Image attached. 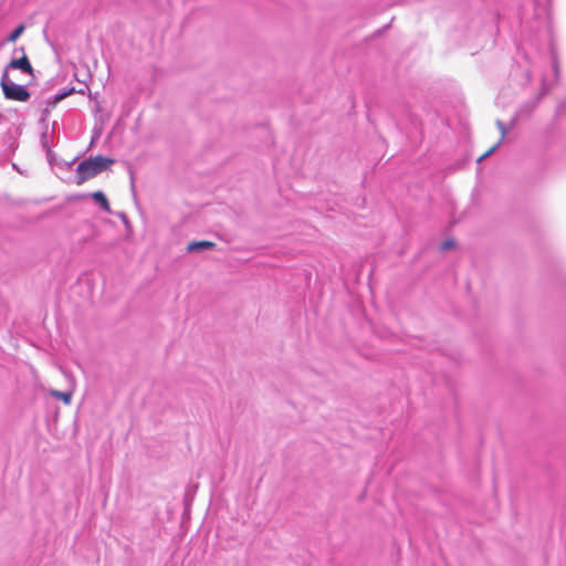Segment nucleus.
<instances>
[{
  "label": "nucleus",
  "mask_w": 566,
  "mask_h": 566,
  "mask_svg": "<svg viewBox=\"0 0 566 566\" xmlns=\"http://www.w3.org/2000/svg\"><path fill=\"white\" fill-rule=\"evenodd\" d=\"M72 93V91H69V92H64L62 94H57L54 96V99L53 102L51 103L52 105H56L59 102H61L62 99H64L66 96H69L70 94Z\"/></svg>",
  "instance_id": "9"
},
{
  "label": "nucleus",
  "mask_w": 566,
  "mask_h": 566,
  "mask_svg": "<svg viewBox=\"0 0 566 566\" xmlns=\"http://www.w3.org/2000/svg\"><path fill=\"white\" fill-rule=\"evenodd\" d=\"M113 164L114 159L101 155L83 160L76 168V185L81 186L87 180L93 179Z\"/></svg>",
  "instance_id": "1"
},
{
  "label": "nucleus",
  "mask_w": 566,
  "mask_h": 566,
  "mask_svg": "<svg viewBox=\"0 0 566 566\" xmlns=\"http://www.w3.org/2000/svg\"><path fill=\"white\" fill-rule=\"evenodd\" d=\"M216 244L211 241H193L188 244V251H201L203 249H211Z\"/></svg>",
  "instance_id": "6"
},
{
  "label": "nucleus",
  "mask_w": 566,
  "mask_h": 566,
  "mask_svg": "<svg viewBox=\"0 0 566 566\" xmlns=\"http://www.w3.org/2000/svg\"><path fill=\"white\" fill-rule=\"evenodd\" d=\"M496 126H497V128L500 130V138L489 150H486L484 154H482L478 158L479 163L482 161L483 159L488 158L502 144V142L504 140V138L506 136L507 129H506L505 125L501 120L496 122Z\"/></svg>",
  "instance_id": "3"
},
{
  "label": "nucleus",
  "mask_w": 566,
  "mask_h": 566,
  "mask_svg": "<svg viewBox=\"0 0 566 566\" xmlns=\"http://www.w3.org/2000/svg\"><path fill=\"white\" fill-rule=\"evenodd\" d=\"M454 247H455V242L453 240H446L441 244V250L447 251V250L453 249Z\"/></svg>",
  "instance_id": "10"
},
{
  "label": "nucleus",
  "mask_w": 566,
  "mask_h": 566,
  "mask_svg": "<svg viewBox=\"0 0 566 566\" xmlns=\"http://www.w3.org/2000/svg\"><path fill=\"white\" fill-rule=\"evenodd\" d=\"M53 397L62 400L65 405H69L72 399V395L70 392H63L59 390H51L50 392Z\"/></svg>",
  "instance_id": "7"
},
{
  "label": "nucleus",
  "mask_w": 566,
  "mask_h": 566,
  "mask_svg": "<svg viewBox=\"0 0 566 566\" xmlns=\"http://www.w3.org/2000/svg\"><path fill=\"white\" fill-rule=\"evenodd\" d=\"M8 67L21 70L25 73L32 74L33 67L27 55L21 56L20 59H13L10 61Z\"/></svg>",
  "instance_id": "4"
},
{
  "label": "nucleus",
  "mask_w": 566,
  "mask_h": 566,
  "mask_svg": "<svg viewBox=\"0 0 566 566\" xmlns=\"http://www.w3.org/2000/svg\"><path fill=\"white\" fill-rule=\"evenodd\" d=\"M92 198L101 205L104 211L111 212V205L106 198V196L102 191H95L92 193Z\"/></svg>",
  "instance_id": "5"
},
{
  "label": "nucleus",
  "mask_w": 566,
  "mask_h": 566,
  "mask_svg": "<svg viewBox=\"0 0 566 566\" xmlns=\"http://www.w3.org/2000/svg\"><path fill=\"white\" fill-rule=\"evenodd\" d=\"M1 88L7 99L27 102L30 98V93L22 86L13 83L6 70L1 77Z\"/></svg>",
  "instance_id": "2"
},
{
  "label": "nucleus",
  "mask_w": 566,
  "mask_h": 566,
  "mask_svg": "<svg viewBox=\"0 0 566 566\" xmlns=\"http://www.w3.org/2000/svg\"><path fill=\"white\" fill-rule=\"evenodd\" d=\"M24 25L20 24L17 29H14L11 34L8 36L9 42H15L17 39L23 33Z\"/></svg>",
  "instance_id": "8"
}]
</instances>
